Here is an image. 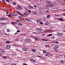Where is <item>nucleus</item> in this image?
<instances>
[{"label": "nucleus", "mask_w": 65, "mask_h": 65, "mask_svg": "<svg viewBox=\"0 0 65 65\" xmlns=\"http://www.w3.org/2000/svg\"><path fill=\"white\" fill-rule=\"evenodd\" d=\"M49 55V53H47L46 54V57H47V55Z\"/></svg>", "instance_id": "31"}, {"label": "nucleus", "mask_w": 65, "mask_h": 65, "mask_svg": "<svg viewBox=\"0 0 65 65\" xmlns=\"http://www.w3.org/2000/svg\"><path fill=\"white\" fill-rule=\"evenodd\" d=\"M30 60L31 61L33 62H34V63H36V61H35V60L33 59L32 58L30 59Z\"/></svg>", "instance_id": "9"}, {"label": "nucleus", "mask_w": 65, "mask_h": 65, "mask_svg": "<svg viewBox=\"0 0 65 65\" xmlns=\"http://www.w3.org/2000/svg\"><path fill=\"white\" fill-rule=\"evenodd\" d=\"M43 30V29H41V28H40V31H42Z\"/></svg>", "instance_id": "38"}, {"label": "nucleus", "mask_w": 65, "mask_h": 65, "mask_svg": "<svg viewBox=\"0 0 65 65\" xmlns=\"http://www.w3.org/2000/svg\"><path fill=\"white\" fill-rule=\"evenodd\" d=\"M58 20H60V21H64V20L62 19H61V18H58Z\"/></svg>", "instance_id": "13"}, {"label": "nucleus", "mask_w": 65, "mask_h": 65, "mask_svg": "<svg viewBox=\"0 0 65 65\" xmlns=\"http://www.w3.org/2000/svg\"><path fill=\"white\" fill-rule=\"evenodd\" d=\"M30 7H31V8H33H33H33V7H32L31 6H30Z\"/></svg>", "instance_id": "45"}, {"label": "nucleus", "mask_w": 65, "mask_h": 65, "mask_svg": "<svg viewBox=\"0 0 65 65\" xmlns=\"http://www.w3.org/2000/svg\"><path fill=\"white\" fill-rule=\"evenodd\" d=\"M0 20L1 21H4L5 20H7V19L6 18H1Z\"/></svg>", "instance_id": "1"}, {"label": "nucleus", "mask_w": 65, "mask_h": 65, "mask_svg": "<svg viewBox=\"0 0 65 65\" xmlns=\"http://www.w3.org/2000/svg\"><path fill=\"white\" fill-rule=\"evenodd\" d=\"M25 42H31V40L30 39H25Z\"/></svg>", "instance_id": "3"}, {"label": "nucleus", "mask_w": 65, "mask_h": 65, "mask_svg": "<svg viewBox=\"0 0 65 65\" xmlns=\"http://www.w3.org/2000/svg\"><path fill=\"white\" fill-rule=\"evenodd\" d=\"M15 22H21V21L20 20H16Z\"/></svg>", "instance_id": "40"}, {"label": "nucleus", "mask_w": 65, "mask_h": 65, "mask_svg": "<svg viewBox=\"0 0 65 65\" xmlns=\"http://www.w3.org/2000/svg\"><path fill=\"white\" fill-rule=\"evenodd\" d=\"M18 25H19V26H22V24L21 23H19L18 24Z\"/></svg>", "instance_id": "34"}, {"label": "nucleus", "mask_w": 65, "mask_h": 65, "mask_svg": "<svg viewBox=\"0 0 65 65\" xmlns=\"http://www.w3.org/2000/svg\"><path fill=\"white\" fill-rule=\"evenodd\" d=\"M61 4V5H63V3H60Z\"/></svg>", "instance_id": "47"}, {"label": "nucleus", "mask_w": 65, "mask_h": 65, "mask_svg": "<svg viewBox=\"0 0 65 65\" xmlns=\"http://www.w3.org/2000/svg\"><path fill=\"white\" fill-rule=\"evenodd\" d=\"M53 35V34H50L48 35V37H50V36H52Z\"/></svg>", "instance_id": "21"}, {"label": "nucleus", "mask_w": 65, "mask_h": 65, "mask_svg": "<svg viewBox=\"0 0 65 65\" xmlns=\"http://www.w3.org/2000/svg\"><path fill=\"white\" fill-rule=\"evenodd\" d=\"M32 13L33 14H37V12H36L35 11H33L32 12Z\"/></svg>", "instance_id": "12"}, {"label": "nucleus", "mask_w": 65, "mask_h": 65, "mask_svg": "<svg viewBox=\"0 0 65 65\" xmlns=\"http://www.w3.org/2000/svg\"><path fill=\"white\" fill-rule=\"evenodd\" d=\"M37 37L35 36L34 37V38L35 40H37Z\"/></svg>", "instance_id": "23"}, {"label": "nucleus", "mask_w": 65, "mask_h": 65, "mask_svg": "<svg viewBox=\"0 0 65 65\" xmlns=\"http://www.w3.org/2000/svg\"><path fill=\"white\" fill-rule=\"evenodd\" d=\"M49 55H50V56H53V55H52L50 53H49Z\"/></svg>", "instance_id": "30"}, {"label": "nucleus", "mask_w": 65, "mask_h": 65, "mask_svg": "<svg viewBox=\"0 0 65 65\" xmlns=\"http://www.w3.org/2000/svg\"><path fill=\"white\" fill-rule=\"evenodd\" d=\"M43 53H44V54H45V53H46V52L44 51H43Z\"/></svg>", "instance_id": "43"}, {"label": "nucleus", "mask_w": 65, "mask_h": 65, "mask_svg": "<svg viewBox=\"0 0 65 65\" xmlns=\"http://www.w3.org/2000/svg\"><path fill=\"white\" fill-rule=\"evenodd\" d=\"M20 32V31L19 30H17V32Z\"/></svg>", "instance_id": "49"}, {"label": "nucleus", "mask_w": 65, "mask_h": 65, "mask_svg": "<svg viewBox=\"0 0 65 65\" xmlns=\"http://www.w3.org/2000/svg\"><path fill=\"white\" fill-rule=\"evenodd\" d=\"M51 38L52 39H55V37L54 36H53L51 37Z\"/></svg>", "instance_id": "25"}, {"label": "nucleus", "mask_w": 65, "mask_h": 65, "mask_svg": "<svg viewBox=\"0 0 65 65\" xmlns=\"http://www.w3.org/2000/svg\"><path fill=\"white\" fill-rule=\"evenodd\" d=\"M46 12L47 13H48V12H49V11L46 10Z\"/></svg>", "instance_id": "44"}, {"label": "nucleus", "mask_w": 65, "mask_h": 65, "mask_svg": "<svg viewBox=\"0 0 65 65\" xmlns=\"http://www.w3.org/2000/svg\"><path fill=\"white\" fill-rule=\"evenodd\" d=\"M11 15H10V14H9L8 15V17H9V18H10L11 17Z\"/></svg>", "instance_id": "36"}, {"label": "nucleus", "mask_w": 65, "mask_h": 65, "mask_svg": "<svg viewBox=\"0 0 65 65\" xmlns=\"http://www.w3.org/2000/svg\"><path fill=\"white\" fill-rule=\"evenodd\" d=\"M47 3H48V4H51V2H47Z\"/></svg>", "instance_id": "33"}, {"label": "nucleus", "mask_w": 65, "mask_h": 65, "mask_svg": "<svg viewBox=\"0 0 65 65\" xmlns=\"http://www.w3.org/2000/svg\"><path fill=\"white\" fill-rule=\"evenodd\" d=\"M53 6V4L50 5H49V6H50V7H52V6Z\"/></svg>", "instance_id": "32"}, {"label": "nucleus", "mask_w": 65, "mask_h": 65, "mask_svg": "<svg viewBox=\"0 0 65 65\" xmlns=\"http://www.w3.org/2000/svg\"><path fill=\"white\" fill-rule=\"evenodd\" d=\"M65 5V3H63V5Z\"/></svg>", "instance_id": "64"}, {"label": "nucleus", "mask_w": 65, "mask_h": 65, "mask_svg": "<svg viewBox=\"0 0 65 65\" xmlns=\"http://www.w3.org/2000/svg\"><path fill=\"white\" fill-rule=\"evenodd\" d=\"M39 28H37L36 29V30H38Z\"/></svg>", "instance_id": "56"}, {"label": "nucleus", "mask_w": 65, "mask_h": 65, "mask_svg": "<svg viewBox=\"0 0 65 65\" xmlns=\"http://www.w3.org/2000/svg\"><path fill=\"white\" fill-rule=\"evenodd\" d=\"M60 62L61 63H62V64H63L64 63V60H61L60 61Z\"/></svg>", "instance_id": "15"}, {"label": "nucleus", "mask_w": 65, "mask_h": 65, "mask_svg": "<svg viewBox=\"0 0 65 65\" xmlns=\"http://www.w3.org/2000/svg\"><path fill=\"white\" fill-rule=\"evenodd\" d=\"M50 16H51V15H47V19H48V18H50Z\"/></svg>", "instance_id": "17"}, {"label": "nucleus", "mask_w": 65, "mask_h": 65, "mask_svg": "<svg viewBox=\"0 0 65 65\" xmlns=\"http://www.w3.org/2000/svg\"><path fill=\"white\" fill-rule=\"evenodd\" d=\"M12 3L14 5H16V3L15 2H12Z\"/></svg>", "instance_id": "26"}, {"label": "nucleus", "mask_w": 65, "mask_h": 65, "mask_svg": "<svg viewBox=\"0 0 65 65\" xmlns=\"http://www.w3.org/2000/svg\"><path fill=\"white\" fill-rule=\"evenodd\" d=\"M11 65H17L16 64H11Z\"/></svg>", "instance_id": "57"}, {"label": "nucleus", "mask_w": 65, "mask_h": 65, "mask_svg": "<svg viewBox=\"0 0 65 65\" xmlns=\"http://www.w3.org/2000/svg\"><path fill=\"white\" fill-rule=\"evenodd\" d=\"M14 17H15V16L17 17L18 16V14H16L15 13H14Z\"/></svg>", "instance_id": "16"}, {"label": "nucleus", "mask_w": 65, "mask_h": 65, "mask_svg": "<svg viewBox=\"0 0 65 65\" xmlns=\"http://www.w3.org/2000/svg\"><path fill=\"white\" fill-rule=\"evenodd\" d=\"M40 24L41 25H42L43 24V22H40Z\"/></svg>", "instance_id": "41"}, {"label": "nucleus", "mask_w": 65, "mask_h": 65, "mask_svg": "<svg viewBox=\"0 0 65 65\" xmlns=\"http://www.w3.org/2000/svg\"><path fill=\"white\" fill-rule=\"evenodd\" d=\"M22 18V16H19L18 17V18H19V19H21Z\"/></svg>", "instance_id": "35"}, {"label": "nucleus", "mask_w": 65, "mask_h": 65, "mask_svg": "<svg viewBox=\"0 0 65 65\" xmlns=\"http://www.w3.org/2000/svg\"><path fill=\"white\" fill-rule=\"evenodd\" d=\"M2 1L4 3V4H5L6 3V2H5V1L4 0H2Z\"/></svg>", "instance_id": "24"}, {"label": "nucleus", "mask_w": 65, "mask_h": 65, "mask_svg": "<svg viewBox=\"0 0 65 65\" xmlns=\"http://www.w3.org/2000/svg\"><path fill=\"white\" fill-rule=\"evenodd\" d=\"M1 50V53H2V54H4V53H5V51H4V50L3 49H0Z\"/></svg>", "instance_id": "7"}, {"label": "nucleus", "mask_w": 65, "mask_h": 65, "mask_svg": "<svg viewBox=\"0 0 65 65\" xmlns=\"http://www.w3.org/2000/svg\"><path fill=\"white\" fill-rule=\"evenodd\" d=\"M11 24H12L13 25H16L17 23L16 22H11Z\"/></svg>", "instance_id": "11"}, {"label": "nucleus", "mask_w": 65, "mask_h": 65, "mask_svg": "<svg viewBox=\"0 0 65 65\" xmlns=\"http://www.w3.org/2000/svg\"><path fill=\"white\" fill-rule=\"evenodd\" d=\"M6 13H7V14H8V13H9V12L7 11L6 12Z\"/></svg>", "instance_id": "53"}, {"label": "nucleus", "mask_w": 65, "mask_h": 65, "mask_svg": "<svg viewBox=\"0 0 65 65\" xmlns=\"http://www.w3.org/2000/svg\"><path fill=\"white\" fill-rule=\"evenodd\" d=\"M55 43H59V42L57 41L55 42Z\"/></svg>", "instance_id": "46"}, {"label": "nucleus", "mask_w": 65, "mask_h": 65, "mask_svg": "<svg viewBox=\"0 0 65 65\" xmlns=\"http://www.w3.org/2000/svg\"><path fill=\"white\" fill-rule=\"evenodd\" d=\"M17 13H18V14H19V15H22V16H23V17H24V15L23 14H22L20 12H19L18 11H16Z\"/></svg>", "instance_id": "6"}, {"label": "nucleus", "mask_w": 65, "mask_h": 65, "mask_svg": "<svg viewBox=\"0 0 65 65\" xmlns=\"http://www.w3.org/2000/svg\"><path fill=\"white\" fill-rule=\"evenodd\" d=\"M23 14H24V15H27V14L25 13H23Z\"/></svg>", "instance_id": "52"}, {"label": "nucleus", "mask_w": 65, "mask_h": 65, "mask_svg": "<svg viewBox=\"0 0 65 65\" xmlns=\"http://www.w3.org/2000/svg\"><path fill=\"white\" fill-rule=\"evenodd\" d=\"M43 36H45V34H43Z\"/></svg>", "instance_id": "62"}, {"label": "nucleus", "mask_w": 65, "mask_h": 65, "mask_svg": "<svg viewBox=\"0 0 65 65\" xmlns=\"http://www.w3.org/2000/svg\"><path fill=\"white\" fill-rule=\"evenodd\" d=\"M54 50L55 52H59V50H57V49H54Z\"/></svg>", "instance_id": "19"}, {"label": "nucleus", "mask_w": 65, "mask_h": 65, "mask_svg": "<svg viewBox=\"0 0 65 65\" xmlns=\"http://www.w3.org/2000/svg\"><path fill=\"white\" fill-rule=\"evenodd\" d=\"M25 9L26 10H27V7H26L25 8Z\"/></svg>", "instance_id": "60"}, {"label": "nucleus", "mask_w": 65, "mask_h": 65, "mask_svg": "<svg viewBox=\"0 0 65 65\" xmlns=\"http://www.w3.org/2000/svg\"><path fill=\"white\" fill-rule=\"evenodd\" d=\"M23 65H27V64L26 63H23Z\"/></svg>", "instance_id": "55"}, {"label": "nucleus", "mask_w": 65, "mask_h": 65, "mask_svg": "<svg viewBox=\"0 0 65 65\" xmlns=\"http://www.w3.org/2000/svg\"><path fill=\"white\" fill-rule=\"evenodd\" d=\"M25 20H26V21H27V18H25Z\"/></svg>", "instance_id": "61"}, {"label": "nucleus", "mask_w": 65, "mask_h": 65, "mask_svg": "<svg viewBox=\"0 0 65 65\" xmlns=\"http://www.w3.org/2000/svg\"><path fill=\"white\" fill-rule=\"evenodd\" d=\"M59 45H56L55 46L53 47L54 50H56V49H57L58 48H59Z\"/></svg>", "instance_id": "4"}, {"label": "nucleus", "mask_w": 65, "mask_h": 65, "mask_svg": "<svg viewBox=\"0 0 65 65\" xmlns=\"http://www.w3.org/2000/svg\"><path fill=\"white\" fill-rule=\"evenodd\" d=\"M34 7H37V6H35V5H34Z\"/></svg>", "instance_id": "58"}, {"label": "nucleus", "mask_w": 65, "mask_h": 65, "mask_svg": "<svg viewBox=\"0 0 65 65\" xmlns=\"http://www.w3.org/2000/svg\"><path fill=\"white\" fill-rule=\"evenodd\" d=\"M17 33H17L15 34V35H17Z\"/></svg>", "instance_id": "63"}, {"label": "nucleus", "mask_w": 65, "mask_h": 65, "mask_svg": "<svg viewBox=\"0 0 65 65\" xmlns=\"http://www.w3.org/2000/svg\"><path fill=\"white\" fill-rule=\"evenodd\" d=\"M28 11L29 13H31V11H30V10H28Z\"/></svg>", "instance_id": "42"}, {"label": "nucleus", "mask_w": 65, "mask_h": 65, "mask_svg": "<svg viewBox=\"0 0 65 65\" xmlns=\"http://www.w3.org/2000/svg\"><path fill=\"white\" fill-rule=\"evenodd\" d=\"M7 32H10V29H7Z\"/></svg>", "instance_id": "28"}, {"label": "nucleus", "mask_w": 65, "mask_h": 65, "mask_svg": "<svg viewBox=\"0 0 65 65\" xmlns=\"http://www.w3.org/2000/svg\"><path fill=\"white\" fill-rule=\"evenodd\" d=\"M6 1L8 2H10V1H9V0H6Z\"/></svg>", "instance_id": "37"}, {"label": "nucleus", "mask_w": 65, "mask_h": 65, "mask_svg": "<svg viewBox=\"0 0 65 65\" xmlns=\"http://www.w3.org/2000/svg\"><path fill=\"white\" fill-rule=\"evenodd\" d=\"M31 51L34 52H36V50H35V49H32Z\"/></svg>", "instance_id": "22"}, {"label": "nucleus", "mask_w": 65, "mask_h": 65, "mask_svg": "<svg viewBox=\"0 0 65 65\" xmlns=\"http://www.w3.org/2000/svg\"><path fill=\"white\" fill-rule=\"evenodd\" d=\"M18 7L19 10H22L23 9V8L21 7V6L18 5Z\"/></svg>", "instance_id": "5"}, {"label": "nucleus", "mask_w": 65, "mask_h": 65, "mask_svg": "<svg viewBox=\"0 0 65 65\" xmlns=\"http://www.w3.org/2000/svg\"><path fill=\"white\" fill-rule=\"evenodd\" d=\"M57 35H59V36H63L64 35L63 34V33L60 32V33H59V32H57Z\"/></svg>", "instance_id": "2"}, {"label": "nucleus", "mask_w": 65, "mask_h": 65, "mask_svg": "<svg viewBox=\"0 0 65 65\" xmlns=\"http://www.w3.org/2000/svg\"><path fill=\"white\" fill-rule=\"evenodd\" d=\"M26 21H28V22H29L30 21V20L29 19H27V20Z\"/></svg>", "instance_id": "39"}, {"label": "nucleus", "mask_w": 65, "mask_h": 65, "mask_svg": "<svg viewBox=\"0 0 65 65\" xmlns=\"http://www.w3.org/2000/svg\"><path fill=\"white\" fill-rule=\"evenodd\" d=\"M10 47V46L9 45H7L6 46V48L7 49H8Z\"/></svg>", "instance_id": "10"}, {"label": "nucleus", "mask_w": 65, "mask_h": 65, "mask_svg": "<svg viewBox=\"0 0 65 65\" xmlns=\"http://www.w3.org/2000/svg\"><path fill=\"white\" fill-rule=\"evenodd\" d=\"M32 38H34V37L33 36H30Z\"/></svg>", "instance_id": "50"}, {"label": "nucleus", "mask_w": 65, "mask_h": 65, "mask_svg": "<svg viewBox=\"0 0 65 65\" xmlns=\"http://www.w3.org/2000/svg\"><path fill=\"white\" fill-rule=\"evenodd\" d=\"M7 58V57L5 56H3V58H4V59H6Z\"/></svg>", "instance_id": "29"}, {"label": "nucleus", "mask_w": 65, "mask_h": 65, "mask_svg": "<svg viewBox=\"0 0 65 65\" xmlns=\"http://www.w3.org/2000/svg\"><path fill=\"white\" fill-rule=\"evenodd\" d=\"M36 21L37 22L39 23V22H41V20H40L39 19L37 20Z\"/></svg>", "instance_id": "14"}, {"label": "nucleus", "mask_w": 65, "mask_h": 65, "mask_svg": "<svg viewBox=\"0 0 65 65\" xmlns=\"http://www.w3.org/2000/svg\"><path fill=\"white\" fill-rule=\"evenodd\" d=\"M37 57H39L40 58H41V56H39L38 55L37 56Z\"/></svg>", "instance_id": "48"}, {"label": "nucleus", "mask_w": 65, "mask_h": 65, "mask_svg": "<svg viewBox=\"0 0 65 65\" xmlns=\"http://www.w3.org/2000/svg\"><path fill=\"white\" fill-rule=\"evenodd\" d=\"M23 50L24 51H28V49L27 48L25 47H24L23 48Z\"/></svg>", "instance_id": "8"}, {"label": "nucleus", "mask_w": 65, "mask_h": 65, "mask_svg": "<svg viewBox=\"0 0 65 65\" xmlns=\"http://www.w3.org/2000/svg\"><path fill=\"white\" fill-rule=\"evenodd\" d=\"M42 40L43 41H47V40L44 39H42Z\"/></svg>", "instance_id": "27"}, {"label": "nucleus", "mask_w": 65, "mask_h": 65, "mask_svg": "<svg viewBox=\"0 0 65 65\" xmlns=\"http://www.w3.org/2000/svg\"><path fill=\"white\" fill-rule=\"evenodd\" d=\"M48 24L49 23L48 22H45V25H48Z\"/></svg>", "instance_id": "18"}, {"label": "nucleus", "mask_w": 65, "mask_h": 65, "mask_svg": "<svg viewBox=\"0 0 65 65\" xmlns=\"http://www.w3.org/2000/svg\"><path fill=\"white\" fill-rule=\"evenodd\" d=\"M33 33H34V34H37V32H33Z\"/></svg>", "instance_id": "54"}, {"label": "nucleus", "mask_w": 65, "mask_h": 65, "mask_svg": "<svg viewBox=\"0 0 65 65\" xmlns=\"http://www.w3.org/2000/svg\"><path fill=\"white\" fill-rule=\"evenodd\" d=\"M6 43H10V41H8L6 42Z\"/></svg>", "instance_id": "20"}, {"label": "nucleus", "mask_w": 65, "mask_h": 65, "mask_svg": "<svg viewBox=\"0 0 65 65\" xmlns=\"http://www.w3.org/2000/svg\"><path fill=\"white\" fill-rule=\"evenodd\" d=\"M12 15L13 16H14V13H12Z\"/></svg>", "instance_id": "59"}, {"label": "nucleus", "mask_w": 65, "mask_h": 65, "mask_svg": "<svg viewBox=\"0 0 65 65\" xmlns=\"http://www.w3.org/2000/svg\"><path fill=\"white\" fill-rule=\"evenodd\" d=\"M62 15H64V16H65V13L62 14Z\"/></svg>", "instance_id": "51"}]
</instances>
